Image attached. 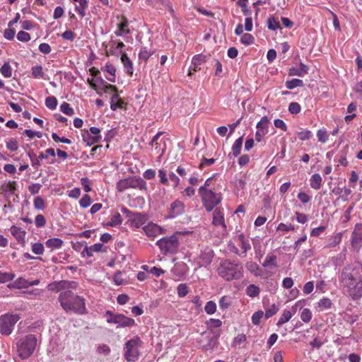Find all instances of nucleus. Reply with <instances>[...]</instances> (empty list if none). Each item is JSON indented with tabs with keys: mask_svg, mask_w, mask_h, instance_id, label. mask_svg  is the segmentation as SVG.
Listing matches in <instances>:
<instances>
[{
	"mask_svg": "<svg viewBox=\"0 0 362 362\" xmlns=\"http://www.w3.org/2000/svg\"><path fill=\"white\" fill-rule=\"evenodd\" d=\"M207 58L208 57L206 55L202 54H197L193 57L192 60V64L201 66L202 64L206 62Z\"/></svg>",
	"mask_w": 362,
	"mask_h": 362,
	"instance_id": "obj_44",
	"label": "nucleus"
},
{
	"mask_svg": "<svg viewBox=\"0 0 362 362\" xmlns=\"http://www.w3.org/2000/svg\"><path fill=\"white\" fill-rule=\"evenodd\" d=\"M119 19V22L117 23V28L114 33L117 37H122L124 35H128L131 33V30L129 28V21L124 16L117 17Z\"/></svg>",
	"mask_w": 362,
	"mask_h": 362,
	"instance_id": "obj_13",
	"label": "nucleus"
},
{
	"mask_svg": "<svg viewBox=\"0 0 362 362\" xmlns=\"http://www.w3.org/2000/svg\"><path fill=\"white\" fill-rule=\"evenodd\" d=\"M318 141L322 144L326 143L329 139V134L325 129H319L317 132Z\"/></svg>",
	"mask_w": 362,
	"mask_h": 362,
	"instance_id": "obj_41",
	"label": "nucleus"
},
{
	"mask_svg": "<svg viewBox=\"0 0 362 362\" xmlns=\"http://www.w3.org/2000/svg\"><path fill=\"white\" fill-rule=\"evenodd\" d=\"M269 119L267 116H264L261 118L260 121L257 124L256 127L259 130L264 131L268 132Z\"/></svg>",
	"mask_w": 362,
	"mask_h": 362,
	"instance_id": "obj_36",
	"label": "nucleus"
},
{
	"mask_svg": "<svg viewBox=\"0 0 362 362\" xmlns=\"http://www.w3.org/2000/svg\"><path fill=\"white\" fill-rule=\"evenodd\" d=\"M301 110V107L299 103L296 102H292L289 104L288 111L293 115L298 114Z\"/></svg>",
	"mask_w": 362,
	"mask_h": 362,
	"instance_id": "obj_48",
	"label": "nucleus"
},
{
	"mask_svg": "<svg viewBox=\"0 0 362 362\" xmlns=\"http://www.w3.org/2000/svg\"><path fill=\"white\" fill-rule=\"evenodd\" d=\"M322 179L320 174H313L310 179V187L314 189H319L322 186Z\"/></svg>",
	"mask_w": 362,
	"mask_h": 362,
	"instance_id": "obj_29",
	"label": "nucleus"
},
{
	"mask_svg": "<svg viewBox=\"0 0 362 362\" xmlns=\"http://www.w3.org/2000/svg\"><path fill=\"white\" fill-rule=\"evenodd\" d=\"M37 343L36 336L29 334L16 338L13 342V348L16 349L18 356L21 359H27L34 353Z\"/></svg>",
	"mask_w": 362,
	"mask_h": 362,
	"instance_id": "obj_3",
	"label": "nucleus"
},
{
	"mask_svg": "<svg viewBox=\"0 0 362 362\" xmlns=\"http://www.w3.org/2000/svg\"><path fill=\"white\" fill-rule=\"evenodd\" d=\"M163 132H158L152 139L150 142V146H154V151L156 154H158L160 156H162L165 151L166 145L165 141L161 139L158 141L159 138L163 134Z\"/></svg>",
	"mask_w": 362,
	"mask_h": 362,
	"instance_id": "obj_12",
	"label": "nucleus"
},
{
	"mask_svg": "<svg viewBox=\"0 0 362 362\" xmlns=\"http://www.w3.org/2000/svg\"><path fill=\"white\" fill-rule=\"evenodd\" d=\"M286 87L288 89H293L296 87H302L303 86V81L301 79L293 78L290 81H286L285 83Z\"/></svg>",
	"mask_w": 362,
	"mask_h": 362,
	"instance_id": "obj_37",
	"label": "nucleus"
},
{
	"mask_svg": "<svg viewBox=\"0 0 362 362\" xmlns=\"http://www.w3.org/2000/svg\"><path fill=\"white\" fill-rule=\"evenodd\" d=\"M59 301L66 313L72 311L76 313L83 314L86 312L84 298L75 295L70 290L61 292L59 296Z\"/></svg>",
	"mask_w": 362,
	"mask_h": 362,
	"instance_id": "obj_2",
	"label": "nucleus"
},
{
	"mask_svg": "<svg viewBox=\"0 0 362 362\" xmlns=\"http://www.w3.org/2000/svg\"><path fill=\"white\" fill-rule=\"evenodd\" d=\"M215 162V159L214 158H202V160H201L199 165V168L202 170L204 169L205 167L206 166H210L211 165H213Z\"/></svg>",
	"mask_w": 362,
	"mask_h": 362,
	"instance_id": "obj_59",
	"label": "nucleus"
},
{
	"mask_svg": "<svg viewBox=\"0 0 362 362\" xmlns=\"http://www.w3.org/2000/svg\"><path fill=\"white\" fill-rule=\"evenodd\" d=\"M106 315H110V317L107 319L108 323L117 324L118 326L122 327H132L134 325V320L126 317L122 314H113L110 311L106 312Z\"/></svg>",
	"mask_w": 362,
	"mask_h": 362,
	"instance_id": "obj_11",
	"label": "nucleus"
},
{
	"mask_svg": "<svg viewBox=\"0 0 362 362\" xmlns=\"http://www.w3.org/2000/svg\"><path fill=\"white\" fill-rule=\"evenodd\" d=\"M55 151L53 148H47L45 152H41L39 155V159L43 160L46 159L48 156H51L52 157H55Z\"/></svg>",
	"mask_w": 362,
	"mask_h": 362,
	"instance_id": "obj_60",
	"label": "nucleus"
},
{
	"mask_svg": "<svg viewBox=\"0 0 362 362\" xmlns=\"http://www.w3.org/2000/svg\"><path fill=\"white\" fill-rule=\"evenodd\" d=\"M83 140L87 143L88 146L98 144L101 141L102 136H92L88 131L82 134Z\"/></svg>",
	"mask_w": 362,
	"mask_h": 362,
	"instance_id": "obj_23",
	"label": "nucleus"
},
{
	"mask_svg": "<svg viewBox=\"0 0 362 362\" xmlns=\"http://www.w3.org/2000/svg\"><path fill=\"white\" fill-rule=\"evenodd\" d=\"M60 110L61 111L66 115H69V116H71L74 114V109L70 106V105L66 103V102H64L61 106H60Z\"/></svg>",
	"mask_w": 362,
	"mask_h": 362,
	"instance_id": "obj_45",
	"label": "nucleus"
},
{
	"mask_svg": "<svg viewBox=\"0 0 362 362\" xmlns=\"http://www.w3.org/2000/svg\"><path fill=\"white\" fill-rule=\"evenodd\" d=\"M298 136L300 141H303L309 140L313 136V134L310 130H303L298 132Z\"/></svg>",
	"mask_w": 362,
	"mask_h": 362,
	"instance_id": "obj_47",
	"label": "nucleus"
},
{
	"mask_svg": "<svg viewBox=\"0 0 362 362\" xmlns=\"http://www.w3.org/2000/svg\"><path fill=\"white\" fill-rule=\"evenodd\" d=\"M297 197L303 204L310 202L311 200V197L304 192H300Z\"/></svg>",
	"mask_w": 362,
	"mask_h": 362,
	"instance_id": "obj_61",
	"label": "nucleus"
},
{
	"mask_svg": "<svg viewBox=\"0 0 362 362\" xmlns=\"http://www.w3.org/2000/svg\"><path fill=\"white\" fill-rule=\"evenodd\" d=\"M32 252L35 255H42L44 252V246L42 243H37L32 245Z\"/></svg>",
	"mask_w": 362,
	"mask_h": 362,
	"instance_id": "obj_54",
	"label": "nucleus"
},
{
	"mask_svg": "<svg viewBox=\"0 0 362 362\" xmlns=\"http://www.w3.org/2000/svg\"><path fill=\"white\" fill-rule=\"evenodd\" d=\"M332 303L329 298H324L320 300L318 303V305L320 308H322L323 309H329L331 308Z\"/></svg>",
	"mask_w": 362,
	"mask_h": 362,
	"instance_id": "obj_58",
	"label": "nucleus"
},
{
	"mask_svg": "<svg viewBox=\"0 0 362 362\" xmlns=\"http://www.w3.org/2000/svg\"><path fill=\"white\" fill-rule=\"evenodd\" d=\"M101 81H102V83L103 85V90L105 92V93H117V87L115 86H113V85H111V84H108L106 81H105L104 80L101 79Z\"/></svg>",
	"mask_w": 362,
	"mask_h": 362,
	"instance_id": "obj_52",
	"label": "nucleus"
},
{
	"mask_svg": "<svg viewBox=\"0 0 362 362\" xmlns=\"http://www.w3.org/2000/svg\"><path fill=\"white\" fill-rule=\"evenodd\" d=\"M243 136L237 139L232 146V153L235 156H238L240 153L242 146H243Z\"/></svg>",
	"mask_w": 362,
	"mask_h": 362,
	"instance_id": "obj_34",
	"label": "nucleus"
},
{
	"mask_svg": "<svg viewBox=\"0 0 362 362\" xmlns=\"http://www.w3.org/2000/svg\"><path fill=\"white\" fill-rule=\"evenodd\" d=\"M213 224L215 226L221 225L222 226H226L224 225V213L223 210L219 209H216L213 213Z\"/></svg>",
	"mask_w": 362,
	"mask_h": 362,
	"instance_id": "obj_22",
	"label": "nucleus"
},
{
	"mask_svg": "<svg viewBox=\"0 0 362 362\" xmlns=\"http://www.w3.org/2000/svg\"><path fill=\"white\" fill-rule=\"evenodd\" d=\"M268 28L272 30H276L281 28L280 23L274 17H270L267 20Z\"/></svg>",
	"mask_w": 362,
	"mask_h": 362,
	"instance_id": "obj_42",
	"label": "nucleus"
},
{
	"mask_svg": "<svg viewBox=\"0 0 362 362\" xmlns=\"http://www.w3.org/2000/svg\"><path fill=\"white\" fill-rule=\"evenodd\" d=\"M264 313L262 310L255 312L252 316V322L254 325H258L260 322L261 318L263 317Z\"/></svg>",
	"mask_w": 362,
	"mask_h": 362,
	"instance_id": "obj_57",
	"label": "nucleus"
},
{
	"mask_svg": "<svg viewBox=\"0 0 362 362\" xmlns=\"http://www.w3.org/2000/svg\"><path fill=\"white\" fill-rule=\"evenodd\" d=\"M342 234L341 233H338L335 235H334L330 240L329 243H328L329 247H335L337 245L341 240Z\"/></svg>",
	"mask_w": 362,
	"mask_h": 362,
	"instance_id": "obj_53",
	"label": "nucleus"
},
{
	"mask_svg": "<svg viewBox=\"0 0 362 362\" xmlns=\"http://www.w3.org/2000/svg\"><path fill=\"white\" fill-rule=\"evenodd\" d=\"M204 310L207 314L212 315L216 310V305L214 301L210 300L206 303Z\"/></svg>",
	"mask_w": 362,
	"mask_h": 362,
	"instance_id": "obj_51",
	"label": "nucleus"
},
{
	"mask_svg": "<svg viewBox=\"0 0 362 362\" xmlns=\"http://www.w3.org/2000/svg\"><path fill=\"white\" fill-rule=\"evenodd\" d=\"M279 310V308L275 305L272 304L270 307L265 310V317L267 319L274 315Z\"/></svg>",
	"mask_w": 362,
	"mask_h": 362,
	"instance_id": "obj_50",
	"label": "nucleus"
},
{
	"mask_svg": "<svg viewBox=\"0 0 362 362\" xmlns=\"http://www.w3.org/2000/svg\"><path fill=\"white\" fill-rule=\"evenodd\" d=\"M199 194L201 197L204 206L208 211H212L213 209L222 200L221 194L220 193H216L211 189L205 188V187H199Z\"/></svg>",
	"mask_w": 362,
	"mask_h": 362,
	"instance_id": "obj_5",
	"label": "nucleus"
},
{
	"mask_svg": "<svg viewBox=\"0 0 362 362\" xmlns=\"http://www.w3.org/2000/svg\"><path fill=\"white\" fill-rule=\"evenodd\" d=\"M110 44L112 46L109 50L106 51V56L109 57L110 55H115L118 57L119 54H122L123 52L122 49L125 46L122 42H116L115 40H112Z\"/></svg>",
	"mask_w": 362,
	"mask_h": 362,
	"instance_id": "obj_16",
	"label": "nucleus"
},
{
	"mask_svg": "<svg viewBox=\"0 0 362 362\" xmlns=\"http://www.w3.org/2000/svg\"><path fill=\"white\" fill-rule=\"evenodd\" d=\"M291 317H292L291 312L289 310H284L276 324L277 326L282 325L283 324L288 322Z\"/></svg>",
	"mask_w": 362,
	"mask_h": 362,
	"instance_id": "obj_43",
	"label": "nucleus"
},
{
	"mask_svg": "<svg viewBox=\"0 0 362 362\" xmlns=\"http://www.w3.org/2000/svg\"><path fill=\"white\" fill-rule=\"evenodd\" d=\"M11 233L19 243H25V232L22 230L21 228H11Z\"/></svg>",
	"mask_w": 362,
	"mask_h": 362,
	"instance_id": "obj_26",
	"label": "nucleus"
},
{
	"mask_svg": "<svg viewBox=\"0 0 362 362\" xmlns=\"http://www.w3.org/2000/svg\"><path fill=\"white\" fill-rule=\"evenodd\" d=\"M73 1L77 3L75 5L76 11L81 18H83L86 16V10L88 6L87 0H73Z\"/></svg>",
	"mask_w": 362,
	"mask_h": 362,
	"instance_id": "obj_21",
	"label": "nucleus"
},
{
	"mask_svg": "<svg viewBox=\"0 0 362 362\" xmlns=\"http://www.w3.org/2000/svg\"><path fill=\"white\" fill-rule=\"evenodd\" d=\"M130 188L146 190V182L141 177L136 176H129L117 182V189L119 192Z\"/></svg>",
	"mask_w": 362,
	"mask_h": 362,
	"instance_id": "obj_6",
	"label": "nucleus"
},
{
	"mask_svg": "<svg viewBox=\"0 0 362 362\" xmlns=\"http://www.w3.org/2000/svg\"><path fill=\"white\" fill-rule=\"evenodd\" d=\"M146 235L154 239L158 235L163 233V228H142Z\"/></svg>",
	"mask_w": 362,
	"mask_h": 362,
	"instance_id": "obj_30",
	"label": "nucleus"
},
{
	"mask_svg": "<svg viewBox=\"0 0 362 362\" xmlns=\"http://www.w3.org/2000/svg\"><path fill=\"white\" fill-rule=\"evenodd\" d=\"M103 245L102 243H96L90 247L86 246L81 252L83 257H92L93 252H98L103 251Z\"/></svg>",
	"mask_w": 362,
	"mask_h": 362,
	"instance_id": "obj_18",
	"label": "nucleus"
},
{
	"mask_svg": "<svg viewBox=\"0 0 362 362\" xmlns=\"http://www.w3.org/2000/svg\"><path fill=\"white\" fill-rule=\"evenodd\" d=\"M308 68L306 65L300 63V66L298 68L292 67L288 71L289 76H303L305 74L308 73Z\"/></svg>",
	"mask_w": 362,
	"mask_h": 362,
	"instance_id": "obj_20",
	"label": "nucleus"
},
{
	"mask_svg": "<svg viewBox=\"0 0 362 362\" xmlns=\"http://www.w3.org/2000/svg\"><path fill=\"white\" fill-rule=\"evenodd\" d=\"M121 61L124 68L126 69L127 73L129 75L132 76L134 72L133 64L131 59L127 56V53H122V54L121 55Z\"/></svg>",
	"mask_w": 362,
	"mask_h": 362,
	"instance_id": "obj_24",
	"label": "nucleus"
},
{
	"mask_svg": "<svg viewBox=\"0 0 362 362\" xmlns=\"http://www.w3.org/2000/svg\"><path fill=\"white\" fill-rule=\"evenodd\" d=\"M158 176L159 177L160 183L163 185L169 186L170 182H171L174 189L177 188L180 185V180L173 172H171L168 175L165 169L160 168L158 170Z\"/></svg>",
	"mask_w": 362,
	"mask_h": 362,
	"instance_id": "obj_10",
	"label": "nucleus"
},
{
	"mask_svg": "<svg viewBox=\"0 0 362 362\" xmlns=\"http://www.w3.org/2000/svg\"><path fill=\"white\" fill-rule=\"evenodd\" d=\"M177 290L180 297H185L188 293V287L185 284H179Z\"/></svg>",
	"mask_w": 362,
	"mask_h": 362,
	"instance_id": "obj_55",
	"label": "nucleus"
},
{
	"mask_svg": "<svg viewBox=\"0 0 362 362\" xmlns=\"http://www.w3.org/2000/svg\"><path fill=\"white\" fill-rule=\"evenodd\" d=\"M34 206L37 209L43 210L45 207L44 199L40 197H35L34 200Z\"/></svg>",
	"mask_w": 362,
	"mask_h": 362,
	"instance_id": "obj_63",
	"label": "nucleus"
},
{
	"mask_svg": "<svg viewBox=\"0 0 362 362\" xmlns=\"http://www.w3.org/2000/svg\"><path fill=\"white\" fill-rule=\"evenodd\" d=\"M354 268L352 265L345 267L341 274V282L347 288V292L353 300L362 297V276L353 273Z\"/></svg>",
	"mask_w": 362,
	"mask_h": 362,
	"instance_id": "obj_1",
	"label": "nucleus"
},
{
	"mask_svg": "<svg viewBox=\"0 0 362 362\" xmlns=\"http://www.w3.org/2000/svg\"><path fill=\"white\" fill-rule=\"evenodd\" d=\"M19 316L16 314H6L0 317V332L2 334L9 335L14 325L18 321Z\"/></svg>",
	"mask_w": 362,
	"mask_h": 362,
	"instance_id": "obj_9",
	"label": "nucleus"
},
{
	"mask_svg": "<svg viewBox=\"0 0 362 362\" xmlns=\"http://www.w3.org/2000/svg\"><path fill=\"white\" fill-rule=\"evenodd\" d=\"M243 268L241 264H233L228 262V281L230 279H239L243 274Z\"/></svg>",
	"mask_w": 362,
	"mask_h": 362,
	"instance_id": "obj_14",
	"label": "nucleus"
},
{
	"mask_svg": "<svg viewBox=\"0 0 362 362\" xmlns=\"http://www.w3.org/2000/svg\"><path fill=\"white\" fill-rule=\"evenodd\" d=\"M235 241L242 249V252L239 254V255L245 257L247 252L251 248L249 242L245 240L244 235L243 234L239 235L235 239Z\"/></svg>",
	"mask_w": 362,
	"mask_h": 362,
	"instance_id": "obj_19",
	"label": "nucleus"
},
{
	"mask_svg": "<svg viewBox=\"0 0 362 362\" xmlns=\"http://www.w3.org/2000/svg\"><path fill=\"white\" fill-rule=\"evenodd\" d=\"M105 71H107L110 76L107 77V79L110 81V82H115L116 77H115V72L116 69L115 67L110 63H107L105 66Z\"/></svg>",
	"mask_w": 362,
	"mask_h": 362,
	"instance_id": "obj_33",
	"label": "nucleus"
},
{
	"mask_svg": "<svg viewBox=\"0 0 362 362\" xmlns=\"http://www.w3.org/2000/svg\"><path fill=\"white\" fill-rule=\"evenodd\" d=\"M57 104V99L54 96H49L45 99L46 107L52 110L56 109Z\"/></svg>",
	"mask_w": 362,
	"mask_h": 362,
	"instance_id": "obj_40",
	"label": "nucleus"
},
{
	"mask_svg": "<svg viewBox=\"0 0 362 362\" xmlns=\"http://www.w3.org/2000/svg\"><path fill=\"white\" fill-rule=\"evenodd\" d=\"M362 244V228H354L352 233L351 245L354 248L358 249Z\"/></svg>",
	"mask_w": 362,
	"mask_h": 362,
	"instance_id": "obj_17",
	"label": "nucleus"
},
{
	"mask_svg": "<svg viewBox=\"0 0 362 362\" xmlns=\"http://www.w3.org/2000/svg\"><path fill=\"white\" fill-rule=\"evenodd\" d=\"M312 318V313L308 308H304L300 314V319L304 322H309Z\"/></svg>",
	"mask_w": 362,
	"mask_h": 362,
	"instance_id": "obj_49",
	"label": "nucleus"
},
{
	"mask_svg": "<svg viewBox=\"0 0 362 362\" xmlns=\"http://www.w3.org/2000/svg\"><path fill=\"white\" fill-rule=\"evenodd\" d=\"M0 73L6 78H10L12 76L13 69L8 62H5L1 66Z\"/></svg>",
	"mask_w": 362,
	"mask_h": 362,
	"instance_id": "obj_38",
	"label": "nucleus"
},
{
	"mask_svg": "<svg viewBox=\"0 0 362 362\" xmlns=\"http://www.w3.org/2000/svg\"><path fill=\"white\" fill-rule=\"evenodd\" d=\"M17 39L21 42H28L30 40V35L25 31H19L17 34Z\"/></svg>",
	"mask_w": 362,
	"mask_h": 362,
	"instance_id": "obj_56",
	"label": "nucleus"
},
{
	"mask_svg": "<svg viewBox=\"0 0 362 362\" xmlns=\"http://www.w3.org/2000/svg\"><path fill=\"white\" fill-rule=\"evenodd\" d=\"M91 204V198L88 194H85L80 200V206L82 208H86Z\"/></svg>",
	"mask_w": 362,
	"mask_h": 362,
	"instance_id": "obj_62",
	"label": "nucleus"
},
{
	"mask_svg": "<svg viewBox=\"0 0 362 362\" xmlns=\"http://www.w3.org/2000/svg\"><path fill=\"white\" fill-rule=\"evenodd\" d=\"M6 148L11 151H16L18 148V144L17 141L15 139H9L6 142Z\"/></svg>",
	"mask_w": 362,
	"mask_h": 362,
	"instance_id": "obj_46",
	"label": "nucleus"
},
{
	"mask_svg": "<svg viewBox=\"0 0 362 362\" xmlns=\"http://www.w3.org/2000/svg\"><path fill=\"white\" fill-rule=\"evenodd\" d=\"M141 344V341L139 337H134L125 344L124 358L129 362H133L138 359L139 347Z\"/></svg>",
	"mask_w": 362,
	"mask_h": 362,
	"instance_id": "obj_7",
	"label": "nucleus"
},
{
	"mask_svg": "<svg viewBox=\"0 0 362 362\" xmlns=\"http://www.w3.org/2000/svg\"><path fill=\"white\" fill-rule=\"evenodd\" d=\"M122 211L126 216L125 225L129 226H141L147 223L148 216L139 213H133L125 206H122Z\"/></svg>",
	"mask_w": 362,
	"mask_h": 362,
	"instance_id": "obj_8",
	"label": "nucleus"
},
{
	"mask_svg": "<svg viewBox=\"0 0 362 362\" xmlns=\"http://www.w3.org/2000/svg\"><path fill=\"white\" fill-rule=\"evenodd\" d=\"M190 231L184 230L177 232L171 236L164 237L156 242V245L164 254L175 253L179 246L178 236L190 233Z\"/></svg>",
	"mask_w": 362,
	"mask_h": 362,
	"instance_id": "obj_4",
	"label": "nucleus"
},
{
	"mask_svg": "<svg viewBox=\"0 0 362 362\" xmlns=\"http://www.w3.org/2000/svg\"><path fill=\"white\" fill-rule=\"evenodd\" d=\"M1 189L4 193H10L14 194L17 189V182L16 181H9L1 185Z\"/></svg>",
	"mask_w": 362,
	"mask_h": 362,
	"instance_id": "obj_25",
	"label": "nucleus"
},
{
	"mask_svg": "<svg viewBox=\"0 0 362 362\" xmlns=\"http://www.w3.org/2000/svg\"><path fill=\"white\" fill-rule=\"evenodd\" d=\"M259 288L255 284H250L246 289V293L251 298L257 297L259 295Z\"/></svg>",
	"mask_w": 362,
	"mask_h": 362,
	"instance_id": "obj_39",
	"label": "nucleus"
},
{
	"mask_svg": "<svg viewBox=\"0 0 362 362\" xmlns=\"http://www.w3.org/2000/svg\"><path fill=\"white\" fill-rule=\"evenodd\" d=\"M254 37L251 34L245 33L241 37L242 43L249 45L253 43Z\"/></svg>",
	"mask_w": 362,
	"mask_h": 362,
	"instance_id": "obj_64",
	"label": "nucleus"
},
{
	"mask_svg": "<svg viewBox=\"0 0 362 362\" xmlns=\"http://www.w3.org/2000/svg\"><path fill=\"white\" fill-rule=\"evenodd\" d=\"M154 54V52L148 50L147 47H141L139 53V59L144 62L147 60Z\"/></svg>",
	"mask_w": 362,
	"mask_h": 362,
	"instance_id": "obj_35",
	"label": "nucleus"
},
{
	"mask_svg": "<svg viewBox=\"0 0 362 362\" xmlns=\"http://www.w3.org/2000/svg\"><path fill=\"white\" fill-rule=\"evenodd\" d=\"M31 75L34 78H45V73L41 65H35L31 69Z\"/></svg>",
	"mask_w": 362,
	"mask_h": 362,
	"instance_id": "obj_31",
	"label": "nucleus"
},
{
	"mask_svg": "<svg viewBox=\"0 0 362 362\" xmlns=\"http://www.w3.org/2000/svg\"><path fill=\"white\" fill-rule=\"evenodd\" d=\"M63 245V241L59 238H50L47 240L45 243V245L47 247L49 248L51 251H53L56 249L60 248Z\"/></svg>",
	"mask_w": 362,
	"mask_h": 362,
	"instance_id": "obj_27",
	"label": "nucleus"
},
{
	"mask_svg": "<svg viewBox=\"0 0 362 362\" xmlns=\"http://www.w3.org/2000/svg\"><path fill=\"white\" fill-rule=\"evenodd\" d=\"M124 103V101L119 98L118 94L115 93L111 98L110 108L112 110H116L117 108H122Z\"/></svg>",
	"mask_w": 362,
	"mask_h": 362,
	"instance_id": "obj_32",
	"label": "nucleus"
},
{
	"mask_svg": "<svg viewBox=\"0 0 362 362\" xmlns=\"http://www.w3.org/2000/svg\"><path fill=\"white\" fill-rule=\"evenodd\" d=\"M171 214L173 216L180 214L184 211V204L182 202L176 200L171 204Z\"/></svg>",
	"mask_w": 362,
	"mask_h": 362,
	"instance_id": "obj_28",
	"label": "nucleus"
},
{
	"mask_svg": "<svg viewBox=\"0 0 362 362\" xmlns=\"http://www.w3.org/2000/svg\"><path fill=\"white\" fill-rule=\"evenodd\" d=\"M126 221V216L124 214L122 211V206L121 207V213L115 211L112 214L110 222L107 224V226H115L122 224Z\"/></svg>",
	"mask_w": 362,
	"mask_h": 362,
	"instance_id": "obj_15",
	"label": "nucleus"
}]
</instances>
